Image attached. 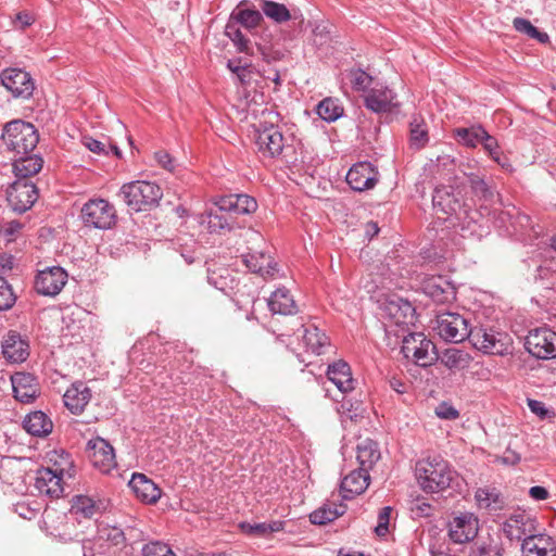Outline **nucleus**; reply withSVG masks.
<instances>
[{
  "instance_id": "nucleus-41",
  "label": "nucleus",
  "mask_w": 556,
  "mask_h": 556,
  "mask_svg": "<svg viewBox=\"0 0 556 556\" xmlns=\"http://www.w3.org/2000/svg\"><path fill=\"white\" fill-rule=\"evenodd\" d=\"M429 141L428 127L422 117L415 115L409 123V146L412 149L420 150Z\"/></svg>"
},
{
  "instance_id": "nucleus-46",
  "label": "nucleus",
  "mask_w": 556,
  "mask_h": 556,
  "mask_svg": "<svg viewBox=\"0 0 556 556\" xmlns=\"http://www.w3.org/2000/svg\"><path fill=\"white\" fill-rule=\"evenodd\" d=\"M317 114L325 122H336L343 115L344 109L340 104L339 100L332 98H326L317 105Z\"/></svg>"
},
{
  "instance_id": "nucleus-32",
  "label": "nucleus",
  "mask_w": 556,
  "mask_h": 556,
  "mask_svg": "<svg viewBox=\"0 0 556 556\" xmlns=\"http://www.w3.org/2000/svg\"><path fill=\"white\" fill-rule=\"evenodd\" d=\"M327 377L341 393H348L354 389L355 380L352 377L351 367L344 361H338L329 365Z\"/></svg>"
},
{
  "instance_id": "nucleus-35",
  "label": "nucleus",
  "mask_w": 556,
  "mask_h": 556,
  "mask_svg": "<svg viewBox=\"0 0 556 556\" xmlns=\"http://www.w3.org/2000/svg\"><path fill=\"white\" fill-rule=\"evenodd\" d=\"M23 428L34 437L45 438L52 432L53 422L46 413L36 410L26 415Z\"/></svg>"
},
{
  "instance_id": "nucleus-44",
  "label": "nucleus",
  "mask_w": 556,
  "mask_h": 556,
  "mask_svg": "<svg viewBox=\"0 0 556 556\" xmlns=\"http://www.w3.org/2000/svg\"><path fill=\"white\" fill-rule=\"evenodd\" d=\"M470 187L473 194L480 200H483L486 204H494L500 201V194L496 190L479 176L470 178Z\"/></svg>"
},
{
  "instance_id": "nucleus-47",
  "label": "nucleus",
  "mask_w": 556,
  "mask_h": 556,
  "mask_svg": "<svg viewBox=\"0 0 556 556\" xmlns=\"http://www.w3.org/2000/svg\"><path fill=\"white\" fill-rule=\"evenodd\" d=\"M261 10L265 16L277 24L285 23L291 18L290 11L285 4L271 0H262Z\"/></svg>"
},
{
  "instance_id": "nucleus-62",
  "label": "nucleus",
  "mask_w": 556,
  "mask_h": 556,
  "mask_svg": "<svg viewBox=\"0 0 556 556\" xmlns=\"http://www.w3.org/2000/svg\"><path fill=\"white\" fill-rule=\"evenodd\" d=\"M510 225L514 228L515 233H518L520 230L526 228H531V218L527 214L517 213L515 216L510 217Z\"/></svg>"
},
{
  "instance_id": "nucleus-38",
  "label": "nucleus",
  "mask_w": 556,
  "mask_h": 556,
  "mask_svg": "<svg viewBox=\"0 0 556 556\" xmlns=\"http://www.w3.org/2000/svg\"><path fill=\"white\" fill-rule=\"evenodd\" d=\"M346 510L343 503L328 502L309 515V521L313 525L323 526L331 522L342 516Z\"/></svg>"
},
{
  "instance_id": "nucleus-29",
  "label": "nucleus",
  "mask_w": 556,
  "mask_h": 556,
  "mask_svg": "<svg viewBox=\"0 0 556 556\" xmlns=\"http://www.w3.org/2000/svg\"><path fill=\"white\" fill-rule=\"evenodd\" d=\"M522 556H553L555 544L546 534H529L521 543Z\"/></svg>"
},
{
  "instance_id": "nucleus-63",
  "label": "nucleus",
  "mask_w": 556,
  "mask_h": 556,
  "mask_svg": "<svg viewBox=\"0 0 556 556\" xmlns=\"http://www.w3.org/2000/svg\"><path fill=\"white\" fill-rule=\"evenodd\" d=\"M85 146L86 148L99 155H108L109 149L106 144L100 140L93 139V138H85Z\"/></svg>"
},
{
  "instance_id": "nucleus-4",
  "label": "nucleus",
  "mask_w": 556,
  "mask_h": 556,
  "mask_svg": "<svg viewBox=\"0 0 556 556\" xmlns=\"http://www.w3.org/2000/svg\"><path fill=\"white\" fill-rule=\"evenodd\" d=\"M117 195L135 212L155 207L163 197L161 187L151 181L135 180L124 184Z\"/></svg>"
},
{
  "instance_id": "nucleus-31",
  "label": "nucleus",
  "mask_w": 556,
  "mask_h": 556,
  "mask_svg": "<svg viewBox=\"0 0 556 556\" xmlns=\"http://www.w3.org/2000/svg\"><path fill=\"white\" fill-rule=\"evenodd\" d=\"M245 266L264 278L274 277L277 273V263L264 252H253L242 255Z\"/></svg>"
},
{
  "instance_id": "nucleus-55",
  "label": "nucleus",
  "mask_w": 556,
  "mask_h": 556,
  "mask_svg": "<svg viewBox=\"0 0 556 556\" xmlns=\"http://www.w3.org/2000/svg\"><path fill=\"white\" fill-rule=\"evenodd\" d=\"M392 508L384 506L378 514V525L375 532L378 536H384L389 532V522Z\"/></svg>"
},
{
  "instance_id": "nucleus-14",
  "label": "nucleus",
  "mask_w": 556,
  "mask_h": 556,
  "mask_svg": "<svg viewBox=\"0 0 556 556\" xmlns=\"http://www.w3.org/2000/svg\"><path fill=\"white\" fill-rule=\"evenodd\" d=\"M0 79L14 98L29 99L34 93V79L28 72L22 68H5L1 72Z\"/></svg>"
},
{
  "instance_id": "nucleus-9",
  "label": "nucleus",
  "mask_w": 556,
  "mask_h": 556,
  "mask_svg": "<svg viewBox=\"0 0 556 556\" xmlns=\"http://www.w3.org/2000/svg\"><path fill=\"white\" fill-rule=\"evenodd\" d=\"M402 353L420 367H427L438 361L435 345L422 332H410L403 339Z\"/></svg>"
},
{
  "instance_id": "nucleus-45",
  "label": "nucleus",
  "mask_w": 556,
  "mask_h": 556,
  "mask_svg": "<svg viewBox=\"0 0 556 556\" xmlns=\"http://www.w3.org/2000/svg\"><path fill=\"white\" fill-rule=\"evenodd\" d=\"M441 363L451 370H459L467 367L469 355L456 348L446 349L440 357Z\"/></svg>"
},
{
  "instance_id": "nucleus-58",
  "label": "nucleus",
  "mask_w": 556,
  "mask_h": 556,
  "mask_svg": "<svg viewBox=\"0 0 556 556\" xmlns=\"http://www.w3.org/2000/svg\"><path fill=\"white\" fill-rule=\"evenodd\" d=\"M453 165L454 160L450 155L438 156L435 161H430V163L427 164L433 175L441 174V167L447 168L448 166L453 167Z\"/></svg>"
},
{
  "instance_id": "nucleus-43",
  "label": "nucleus",
  "mask_w": 556,
  "mask_h": 556,
  "mask_svg": "<svg viewBox=\"0 0 556 556\" xmlns=\"http://www.w3.org/2000/svg\"><path fill=\"white\" fill-rule=\"evenodd\" d=\"M485 129L481 125H473L471 127H460L454 130V136L456 140L468 147L476 148L480 142L482 137L485 135Z\"/></svg>"
},
{
  "instance_id": "nucleus-40",
  "label": "nucleus",
  "mask_w": 556,
  "mask_h": 556,
  "mask_svg": "<svg viewBox=\"0 0 556 556\" xmlns=\"http://www.w3.org/2000/svg\"><path fill=\"white\" fill-rule=\"evenodd\" d=\"M380 452L378 444L371 440H366L357 446L356 459L359 464L358 468H364L367 472L379 460Z\"/></svg>"
},
{
  "instance_id": "nucleus-64",
  "label": "nucleus",
  "mask_w": 556,
  "mask_h": 556,
  "mask_svg": "<svg viewBox=\"0 0 556 556\" xmlns=\"http://www.w3.org/2000/svg\"><path fill=\"white\" fill-rule=\"evenodd\" d=\"M471 556H503V554L496 545H482L472 549Z\"/></svg>"
},
{
  "instance_id": "nucleus-23",
  "label": "nucleus",
  "mask_w": 556,
  "mask_h": 556,
  "mask_svg": "<svg viewBox=\"0 0 556 556\" xmlns=\"http://www.w3.org/2000/svg\"><path fill=\"white\" fill-rule=\"evenodd\" d=\"M425 294L437 303H448L455 300L456 289L444 276H431L422 281Z\"/></svg>"
},
{
  "instance_id": "nucleus-39",
  "label": "nucleus",
  "mask_w": 556,
  "mask_h": 556,
  "mask_svg": "<svg viewBox=\"0 0 556 556\" xmlns=\"http://www.w3.org/2000/svg\"><path fill=\"white\" fill-rule=\"evenodd\" d=\"M302 339L307 351L316 355L323 354L324 349L329 345L328 337L315 326L304 328Z\"/></svg>"
},
{
  "instance_id": "nucleus-36",
  "label": "nucleus",
  "mask_w": 556,
  "mask_h": 556,
  "mask_svg": "<svg viewBox=\"0 0 556 556\" xmlns=\"http://www.w3.org/2000/svg\"><path fill=\"white\" fill-rule=\"evenodd\" d=\"M70 513L79 522L81 518L91 520L100 514V506L89 496L76 495L73 497Z\"/></svg>"
},
{
  "instance_id": "nucleus-48",
  "label": "nucleus",
  "mask_w": 556,
  "mask_h": 556,
  "mask_svg": "<svg viewBox=\"0 0 556 556\" xmlns=\"http://www.w3.org/2000/svg\"><path fill=\"white\" fill-rule=\"evenodd\" d=\"M225 35L232 41L239 52L254 54L250 40L244 37L237 23L228 21L225 27Z\"/></svg>"
},
{
  "instance_id": "nucleus-25",
  "label": "nucleus",
  "mask_w": 556,
  "mask_h": 556,
  "mask_svg": "<svg viewBox=\"0 0 556 556\" xmlns=\"http://www.w3.org/2000/svg\"><path fill=\"white\" fill-rule=\"evenodd\" d=\"M14 397L21 403H31L38 395V380L29 372H16L11 377Z\"/></svg>"
},
{
  "instance_id": "nucleus-22",
  "label": "nucleus",
  "mask_w": 556,
  "mask_h": 556,
  "mask_svg": "<svg viewBox=\"0 0 556 556\" xmlns=\"http://www.w3.org/2000/svg\"><path fill=\"white\" fill-rule=\"evenodd\" d=\"M345 180L354 191L372 189L378 181V172L369 162L354 164L348 172Z\"/></svg>"
},
{
  "instance_id": "nucleus-34",
  "label": "nucleus",
  "mask_w": 556,
  "mask_h": 556,
  "mask_svg": "<svg viewBox=\"0 0 556 556\" xmlns=\"http://www.w3.org/2000/svg\"><path fill=\"white\" fill-rule=\"evenodd\" d=\"M268 307L273 314L293 315L298 313V305L290 291L282 287L276 289L268 299Z\"/></svg>"
},
{
  "instance_id": "nucleus-19",
  "label": "nucleus",
  "mask_w": 556,
  "mask_h": 556,
  "mask_svg": "<svg viewBox=\"0 0 556 556\" xmlns=\"http://www.w3.org/2000/svg\"><path fill=\"white\" fill-rule=\"evenodd\" d=\"M535 518L526 510H517L513 513L504 522L503 531L509 540L523 541L529 534H534Z\"/></svg>"
},
{
  "instance_id": "nucleus-59",
  "label": "nucleus",
  "mask_w": 556,
  "mask_h": 556,
  "mask_svg": "<svg viewBox=\"0 0 556 556\" xmlns=\"http://www.w3.org/2000/svg\"><path fill=\"white\" fill-rule=\"evenodd\" d=\"M154 157L159 165H161L164 169L168 172H174L176 168V160L164 150L157 151L154 154Z\"/></svg>"
},
{
  "instance_id": "nucleus-18",
  "label": "nucleus",
  "mask_w": 556,
  "mask_h": 556,
  "mask_svg": "<svg viewBox=\"0 0 556 556\" xmlns=\"http://www.w3.org/2000/svg\"><path fill=\"white\" fill-rule=\"evenodd\" d=\"M380 309L383 316L389 318L396 326L408 325L414 320V306L407 300L395 294L388 296L380 304Z\"/></svg>"
},
{
  "instance_id": "nucleus-7",
  "label": "nucleus",
  "mask_w": 556,
  "mask_h": 556,
  "mask_svg": "<svg viewBox=\"0 0 556 556\" xmlns=\"http://www.w3.org/2000/svg\"><path fill=\"white\" fill-rule=\"evenodd\" d=\"M126 540V533L121 528L101 523L97 527L96 536L78 541L81 542L84 556H106L111 546L125 545Z\"/></svg>"
},
{
  "instance_id": "nucleus-1",
  "label": "nucleus",
  "mask_w": 556,
  "mask_h": 556,
  "mask_svg": "<svg viewBox=\"0 0 556 556\" xmlns=\"http://www.w3.org/2000/svg\"><path fill=\"white\" fill-rule=\"evenodd\" d=\"M256 208V200L244 193L216 197L212 206L205 211L207 228L210 232L241 229L244 224L239 220V217L250 215Z\"/></svg>"
},
{
  "instance_id": "nucleus-5",
  "label": "nucleus",
  "mask_w": 556,
  "mask_h": 556,
  "mask_svg": "<svg viewBox=\"0 0 556 556\" xmlns=\"http://www.w3.org/2000/svg\"><path fill=\"white\" fill-rule=\"evenodd\" d=\"M2 141L13 156L33 152L38 144L39 135L35 126L22 119L5 124L2 131Z\"/></svg>"
},
{
  "instance_id": "nucleus-51",
  "label": "nucleus",
  "mask_w": 556,
  "mask_h": 556,
  "mask_svg": "<svg viewBox=\"0 0 556 556\" xmlns=\"http://www.w3.org/2000/svg\"><path fill=\"white\" fill-rule=\"evenodd\" d=\"M348 78L352 88L355 91L368 92L369 86L372 84L374 78L362 68H351L348 73Z\"/></svg>"
},
{
  "instance_id": "nucleus-33",
  "label": "nucleus",
  "mask_w": 556,
  "mask_h": 556,
  "mask_svg": "<svg viewBox=\"0 0 556 556\" xmlns=\"http://www.w3.org/2000/svg\"><path fill=\"white\" fill-rule=\"evenodd\" d=\"M463 231H468L470 235L482 236V232L488 227L486 219L482 214L465 204L458 215L455 216Z\"/></svg>"
},
{
  "instance_id": "nucleus-53",
  "label": "nucleus",
  "mask_w": 556,
  "mask_h": 556,
  "mask_svg": "<svg viewBox=\"0 0 556 556\" xmlns=\"http://www.w3.org/2000/svg\"><path fill=\"white\" fill-rule=\"evenodd\" d=\"M16 302V295L11 285L0 277V311L10 309Z\"/></svg>"
},
{
  "instance_id": "nucleus-56",
  "label": "nucleus",
  "mask_w": 556,
  "mask_h": 556,
  "mask_svg": "<svg viewBox=\"0 0 556 556\" xmlns=\"http://www.w3.org/2000/svg\"><path fill=\"white\" fill-rule=\"evenodd\" d=\"M435 415L444 420H455L459 417V412L450 403L442 402L435 408Z\"/></svg>"
},
{
  "instance_id": "nucleus-21",
  "label": "nucleus",
  "mask_w": 556,
  "mask_h": 556,
  "mask_svg": "<svg viewBox=\"0 0 556 556\" xmlns=\"http://www.w3.org/2000/svg\"><path fill=\"white\" fill-rule=\"evenodd\" d=\"M478 529L477 517L471 513H464L448 522V536L454 543H467L477 536Z\"/></svg>"
},
{
  "instance_id": "nucleus-3",
  "label": "nucleus",
  "mask_w": 556,
  "mask_h": 556,
  "mask_svg": "<svg viewBox=\"0 0 556 556\" xmlns=\"http://www.w3.org/2000/svg\"><path fill=\"white\" fill-rule=\"evenodd\" d=\"M61 463H54L55 468H39L35 472L34 488L39 494L50 498H59L64 488L62 482L65 478L73 479L76 476V468L70 458V454L62 451L60 454Z\"/></svg>"
},
{
  "instance_id": "nucleus-12",
  "label": "nucleus",
  "mask_w": 556,
  "mask_h": 556,
  "mask_svg": "<svg viewBox=\"0 0 556 556\" xmlns=\"http://www.w3.org/2000/svg\"><path fill=\"white\" fill-rule=\"evenodd\" d=\"M38 197V188L30 179H15L7 189L8 205L16 214L30 210Z\"/></svg>"
},
{
  "instance_id": "nucleus-28",
  "label": "nucleus",
  "mask_w": 556,
  "mask_h": 556,
  "mask_svg": "<svg viewBox=\"0 0 556 556\" xmlns=\"http://www.w3.org/2000/svg\"><path fill=\"white\" fill-rule=\"evenodd\" d=\"M369 472L364 468L352 470L340 484V493L343 500H352L362 494L369 485Z\"/></svg>"
},
{
  "instance_id": "nucleus-61",
  "label": "nucleus",
  "mask_w": 556,
  "mask_h": 556,
  "mask_svg": "<svg viewBox=\"0 0 556 556\" xmlns=\"http://www.w3.org/2000/svg\"><path fill=\"white\" fill-rule=\"evenodd\" d=\"M480 143L491 157H495V155L501 152L496 138L491 136L488 131H485Z\"/></svg>"
},
{
  "instance_id": "nucleus-10",
  "label": "nucleus",
  "mask_w": 556,
  "mask_h": 556,
  "mask_svg": "<svg viewBox=\"0 0 556 556\" xmlns=\"http://www.w3.org/2000/svg\"><path fill=\"white\" fill-rule=\"evenodd\" d=\"M85 226L97 229H110L116 223L115 207L104 199H90L80 211Z\"/></svg>"
},
{
  "instance_id": "nucleus-52",
  "label": "nucleus",
  "mask_w": 556,
  "mask_h": 556,
  "mask_svg": "<svg viewBox=\"0 0 556 556\" xmlns=\"http://www.w3.org/2000/svg\"><path fill=\"white\" fill-rule=\"evenodd\" d=\"M514 27L516 30L526 34L530 38L536 39L540 42L548 41V35L546 33L540 31L535 26L531 24L530 21L526 18L516 17L514 20Z\"/></svg>"
},
{
  "instance_id": "nucleus-13",
  "label": "nucleus",
  "mask_w": 556,
  "mask_h": 556,
  "mask_svg": "<svg viewBox=\"0 0 556 556\" xmlns=\"http://www.w3.org/2000/svg\"><path fill=\"white\" fill-rule=\"evenodd\" d=\"M526 350L539 359L556 357V332L547 327L529 331L525 339Z\"/></svg>"
},
{
  "instance_id": "nucleus-8",
  "label": "nucleus",
  "mask_w": 556,
  "mask_h": 556,
  "mask_svg": "<svg viewBox=\"0 0 556 556\" xmlns=\"http://www.w3.org/2000/svg\"><path fill=\"white\" fill-rule=\"evenodd\" d=\"M469 341L484 354L507 355L511 352L513 339L508 333L482 325L471 328Z\"/></svg>"
},
{
  "instance_id": "nucleus-42",
  "label": "nucleus",
  "mask_w": 556,
  "mask_h": 556,
  "mask_svg": "<svg viewBox=\"0 0 556 556\" xmlns=\"http://www.w3.org/2000/svg\"><path fill=\"white\" fill-rule=\"evenodd\" d=\"M283 527L285 522L280 520L258 523H240V528L245 534L253 535L256 538H268L271 533L283 530Z\"/></svg>"
},
{
  "instance_id": "nucleus-54",
  "label": "nucleus",
  "mask_w": 556,
  "mask_h": 556,
  "mask_svg": "<svg viewBox=\"0 0 556 556\" xmlns=\"http://www.w3.org/2000/svg\"><path fill=\"white\" fill-rule=\"evenodd\" d=\"M142 556H176L170 547L162 542L153 541L142 547Z\"/></svg>"
},
{
  "instance_id": "nucleus-50",
  "label": "nucleus",
  "mask_w": 556,
  "mask_h": 556,
  "mask_svg": "<svg viewBox=\"0 0 556 556\" xmlns=\"http://www.w3.org/2000/svg\"><path fill=\"white\" fill-rule=\"evenodd\" d=\"M227 68L237 76L239 83L243 86L250 85L251 75L253 74V65L248 62H243L241 58L236 60H228Z\"/></svg>"
},
{
  "instance_id": "nucleus-60",
  "label": "nucleus",
  "mask_w": 556,
  "mask_h": 556,
  "mask_svg": "<svg viewBox=\"0 0 556 556\" xmlns=\"http://www.w3.org/2000/svg\"><path fill=\"white\" fill-rule=\"evenodd\" d=\"M528 407L540 419H546V418H548V417L554 415L552 412H549L546 408L545 404L542 401H539V400L528 399Z\"/></svg>"
},
{
  "instance_id": "nucleus-6",
  "label": "nucleus",
  "mask_w": 556,
  "mask_h": 556,
  "mask_svg": "<svg viewBox=\"0 0 556 556\" xmlns=\"http://www.w3.org/2000/svg\"><path fill=\"white\" fill-rule=\"evenodd\" d=\"M256 146L258 152L264 157L276 159L285 157L287 163H295L296 159L289 155L292 146L288 143V139L283 137L278 125L260 124L257 129Z\"/></svg>"
},
{
  "instance_id": "nucleus-26",
  "label": "nucleus",
  "mask_w": 556,
  "mask_h": 556,
  "mask_svg": "<svg viewBox=\"0 0 556 556\" xmlns=\"http://www.w3.org/2000/svg\"><path fill=\"white\" fill-rule=\"evenodd\" d=\"M91 400V390L83 381L74 382L64 393L63 402L74 415H79Z\"/></svg>"
},
{
  "instance_id": "nucleus-16",
  "label": "nucleus",
  "mask_w": 556,
  "mask_h": 556,
  "mask_svg": "<svg viewBox=\"0 0 556 556\" xmlns=\"http://www.w3.org/2000/svg\"><path fill=\"white\" fill-rule=\"evenodd\" d=\"M88 457L91 464L103 473L117 466L115 451L109 441L97 437L87 442Z\"/></svg>"
},
{
  "instance_id": "nucleus-2",
  "label": "nucleus",
  "mask_w": 556,
  "mask_h": 556,
  "mask_svg": "<svg viewBox=\"0 0 556 556\" xmlns=\"http://www.w3.org/2000/svg\"><path fill=\"white\" fill-rule=\"evenodd\" d=\"M415 476L424 492L439 493L451 486L457 472L441 456H429L416 463Z\"/></svg>"
},
{
  "instance_id": "nucleus-57",
  "label": "nucleus",
  "mask_w": 556,
  "mask_h": 556,
  "mask_svg": "<svg viewBox=\"0 0 556 556\" xmlns=\"http://www.w3.org/2000/svg\"><path fill=\"white\" fill-rule=\"evenodd\" d=\"M15 466L16 464L11 459L3 462L0 466V479L9 485H14L20 479H22V476L20 473L16 477H8L7 473H9L10 471L13 472Z\"/></svg>"
},
{
  "instance_id": "nucleus-30",
  "label": "nucleus",
  "mask_w": 556,
  "mask_h": 556,
  "mask_svg": "<svg viewBox=\"0 0 556 556\" xmlns=\"http://www.w3.org/2000/svg\"><path fill=\"white\" fill-rule=\"evenodd\" d=\"M43 166V160L39 154L33 152L24 155L13 156L12 167L15 179H29L38 174Z\"/></svg>"
},
{
  "instance_id": "nucleus-24",
  "label": "nucleus",
  "mask_w": 556,
  "mask_h": 556,
  "mask_svg": "<svg viewBox=\"0 0 556 556\" xmlns=\"http://www.w3.org/2000/svg\"><path fill=\"white\" fill-rule=\"evenodd\" d=\"M2 354L11 363H22L29 356V343L18 332L10 330L2 340Z\"/></svg>"
},
{
  "instance_id": "nucleus-20",
  "label": "nucleus",
  "mask_w": 556,
  "mask_h": 556,
  "mask_svg": "<svg viewBox=\"0 0 556 556\" xmlns=\"http://www.w3.org/2000/svg\"><path fill=\"white\" fill-rule=\"evenodd\" d=\"M396 94L388 86L376 84L364 97L366 109L375 113L391 112L393 108L399 106L395 102Z\"/></svg>"
},
{
  "instance_id": "nucleus-37",
  "label": "nucleus",
  "mask_w": 556,
  "mask_h": 556,
  "mask_svg": "<svg viewBox=\"0 0 556 556\" xmlns=\"http://www.w3.org/2000/svg\"><path fill=\"white\" fill-rule=\"evenodd\" d=\"M475 498L480 508L491 511L502 510L506 505L504 496L496 488H479Z\"/></svg>"
},
{
  "instance_id": "nucleus-49",
  "label": "nucleus",
  "mask_w": 556,
  "mask_h": 556,
  "mask_svg": "<svg viewBox=\"0 0 556 556\" xmlns=\"http://www.w3.org/2000/svg\"><path fill=\"white\" fill-rule=\"evenodd\" d=\"M229 21L237 23V25L241 24L247 28H254L263 21V14L254 9H239L231 13Z\"/></svg>"
},
{
  "instance_id": "nucleus-27",
  "label": "nucleus",
  "mask_w": 556,
  "mask_h": 556,
  "mask_svg": "<svg viewBox=\"0 0 556 556\" xmlns=\"http://www.w3.org/2000/svg\"><path fill=\"white\" fill-rule=\"evenodd\" d=\"M128 485L136 494L137 498L147 504L156 503L162 494V491L157 484H155L143 473H132Z\"/></svg>"
},
{
  "instance_id": "nucleus-17",
  "label": "nucleus",
  "mask_w": 556,
  "mask_h": 556,
  "mask_svg": "<svg viewBox=\"0 0 556 556\" xmlns=\"http://www.w3.org/2000/svg\"><path fill=\"white\" fill-rule=\"evenodd\" d=\"M67 273L60 266L39 270L35 279V289L39 294L55 296L67 282Z\"/></svg>"
},
{
  "instance_id": "nucleus-11",
  "label": "nucleus",
  "mask_w": 556,
  "mask_h": 556,
  "mask_svg": "<svg viewBox=\"0 0 556 556\" xmlns=\"http://www.w3.org/2000/svg\"><path fill=\"white\" fill-rule=\"evenodd\" d=\"M434 330L446 342L459 343L469 339L471 328L458 313L441 312L437 315Z\"/></svg>"
},
{
  "instance_id": "nucleus-15",
  "label": "nucleus",
  "mask_w": 556,
  "mask_h": 556,
  "mask_svg": "<svg viewBox=\"0 0 556 556\" xmlns=\"http://www.w3.org/2000/svg\"><path fill=\"white\" fill-rule=\"evenodd\" d=\"M433 207L447 216H456L466 204L464 194L458 187L437 186L432 195Z\"/></svg>"
}]
</instances>
